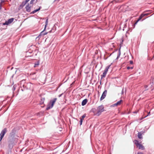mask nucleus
I'll return each mask as SVG.
<instances>
[{
    "label": "nucleus",
    "mask_w": 154,
    "mask_h": 154,
    "mask_svg": "<svg viewBox=\"0 0 154 154\" xmlns=\"http://www.w3.org/2000/svg\"><path fill=\"white\" fill-rule=\"evenodd\" d=\"M91 110L93 112L94 115L99 116L102 112L105 111L104 106L103 105H101L98 106L96 109L93 108Z\"/></svg>",
    "instance_id": "1"
},
{
    "label": "nucleus",
    "mask_w": 154,
    "mask_h": 154,
    "mask_svg": "<svg viewBox=\"0 0 154 154\" xmlns=\"http://www.w3.org/2000/svg\"><path fill=\"white\" fill-rule=\"evenodd\" d=\"M57 99V98H55L53 99L52 100H51L50 102V103L47 105L46 109L48 110L52 108L53 107Z\"/></svg>",
    "instance_id": "2"
},
{
    "label": "nucleus",
    "mask_w": 154,
    "mask_h": 154,
    "mask_svg": "<svg viewBox=\"0 0 154 154\" xmlns=\"http://www.w3.org/2000/svg\"><path fill=\"white\" fill-rule=\"evenodd\" d=\"M134 143L137 146L139 149H141L142 150H144V147L141 144V142H139L137 140H135L134 141Z\"/></svg>",
    "instance_id": "3"
},
{
    "label": "nucleus",
    "mask_w": 154,
    "mask_h": 154,
    "mask_svg": "<svg viewBox=\"0 0 154 154\" xmlns=\"http://www.w3.org/2000/svg\"><path fill=\"white\" fill-rule=\"evenodd\" d=\"M7 132L6 128H4L1 131L0 134V141H1L3 137L5 134Z\"/></svg>",
    "instance_id": "4"
},
{
    "label": "nucleus",
    "mask_w": 154,
    "mask_h": 154,
    "mask_svg": "<svg viewBox=\"0 0 154 154\" xmlns=\"http://www.w3.org/2000/svg\"><path fill=\"white\" fill-rule=\"evenodd\" d=\"M8 146L10 148H12L14 144V141L12 138H9L8 141Z\"/></svg>",
    "instance_id": "5"
},
{
    "label": "nucleus",
    "mask_w": 154,
    "mask_h": 154,
    "mask_svg": "<svg viewBox=\"0 0 154 154\" xmlns=\"http://www.w3.org/2000/svg\"><path fill=\"white\" fill-rule=\"evenodd\" d=\"M110 65L107 66L106 67L103 73V74L102 75V77H105L106 74V73L108 71V70L109 69V67L110 66Z\"/></svg>",
    "instance_id": "6"
},
{
    "label": "nucleus",
    "mask_w": 154,
    "mask_h": 154,
    "mask_svg": "<svg viewBox=\"0 0 154 154\" xmlns=\"http://www.w3.org/2000/svg\"><path fill=\"white\" fill-rule=\"evenodd\" d=\"M14 20V18H11L9 19L7 21H6L5 23H3V25H8L9 24L11 23Z\"/></svg>",
    "instance_id": "7"
},
{
    "label": "nucleus",
    "mask_w": 154,
    "mask_h": 154,
    "mask_svg": "<svg viewBox=\"0 0 154 154\" xmlns=\"http://www.w3.org/2000/svg\"><path fill=\"white\" fill-rule=\"evenodd\" d=\"M48 19H47L46 20V22H45V28H44V30L41 32V33L40 34V35H46L47 34V32H46V33H43V31H44L45 30V29H46V26H47V25H48Z\"/></svg>",
    "instance_id": "8"
},
{
    "label": "nucleus",
    "mask_w": 154,
    "mask_h": 154,
    "mask_svg": "<svg viewBox=\"0 0 154 154\" xmlns=\"http://www.w3.org/2000/svg\"><path fill=\"white\" fill-rule=\"evenodd\" d=\"M107 91L106 90H105L103 92L102 95L100 98V100L101 101L103 100L106 97L107 94Z\"/></svg>",
    "instance_id": "9"
},
{
    "label": "nucleus",
    "mask_w": 154,
    "mask_h": 154,
    "mask_svg": "<svg viewBox=\"0 0 154 154\" xmlns=\"http://www.w3.org/2000/svg\"><path fill=\"white\" fill-rule=\"evenodd\" d=\"M123 100H120V101L117 102L116 103L114 104L113 105V106H117L120 105L122 103Z\"/></svg>",
    "instance_id": "10"
},
{
    "label": "nucleus",
    "mask_w": 154,
    "mask_h": 154,
    "mask_svg": "<svg viewBox=\"0 0 154 154\" xmlns=\"http://www.w3.org/2000/svg\"><path fill=\"white\" fill-rule=\"evenodd\" d=\"M143 134V132H138L137 135L138 138L140 139H142L143 138L142 135Z\"/></svg>",
    "instance_id": "11"
},
{
    "label": "nucleus",
    "mask_w": 154,
    "mask_h": 154,
    "mask_svg": "<svg viewBox=\"0 0 154 154\" xmlns=\"http://www.w3.org/2000/svg\"><path fill=\"white\" fill-rule=\"evenodd\" d=\"M26 11L28 12H30L31 11V7L29 6V5H27L26 7Z\"/></svg>",
    "instance_id": "12"
},
{
    "label": "nucleus",
    "mask_w": 154,
    "mask_h": 154,
    "mask_svg": "<svg viewBox=\"0 0 154 154\" xmlns=\"http://www.w3.org/2000/svg\"><path fill=\"white\" fill-rule=\"evenodd\" d=\"M144 15H143V14H141V15L140 16V17H139L138 19L137 20V21L135 23V24H136L144 16Z\"/></svg>",
    "instance_id": "13"
},
{
    "label": "nucleus",
    "mask_w": 154,
    "mask_h": 154,
    "mask_svg": "<svg viewBox=\"0 0 154 154\" xmlns=\"http://www.w3.org/2000/svg\"><path fill=\"white\" fill-rule=\"evenodd\" d=\"M41 8V6H40L38 9H36L35 10H34V11H33L32 12H31V14H34L35 13V12L38 11L39 10H40Z\"/></svg>",
    "instance_id": "14"
},
{
    "label": "nucleus",
    "mask_w": 154,
    "mask_h": 154,
    "mask_svg": "<svg viewBox=\"0 0 154 154\" xmlns=\"http://www.w3.org/2000/svg\"><path fill=\"white\" fill-rule=\"evenodd\" d=\"M87 99H84V100H83L82 102V106H84L85 105L87 102Z\"/></svg>",
    "instance_id": "15"
},
{
    "label": "nucleus",
    "mask_w": 154,
    "mask_h": 154,
    "mask_svg": "<svg viewBox=\"0 0 154 154\" xmlns=\"http://www.w3.org/2000/svg\"><path fill=\"white\" fill-rule=\"evenodd\" d=\"M27 3L26 1L23 2H22V3L21 5H20V7L21 8H23L25 5Z\"/></svg>",
    "instance_id": "16"
},
{
    "label": "nucleus",
    "mask_w": 154,
    "mask_h": 154,
    "mask_svg": "<svg viewBox=\"0 0 154 154\" xmlns=\"http://www.w3.org/2000/svg\"><path fill=\"white\" fill-rule=\"evenodd\" d=\"M39 65V63L38 62H37V63L35 64L34 67H35L38 66Z\"/></svg>",
    "instance_id": "17"
},
{
    "label": "nucleus",
    "mask_w": 154,
    "mask_h": 154,
    "mask_svg": "<svg viewBox=\"0 0 154 154\" xmlns=\"http://www.w3.org/2000/svg\"><path fill=\"white\" fill-rule=\"evenodd\" d=\"M86 115L85 114H84L82 116L81 118H80V119H82V120H83L84 118L85 117Z\"/></svg>",
    "instance_id": "18"
},
{
    "label": "nucleus",
    "mask_w": 154,
    "mask_h": 154,
    "mask_svg": "<svg viewBox=\"0 0 154 154\" xmlns=\"http://www.w3.org/2000/svg\"><path fill=\"white\" fill-rule=\"evenodd\" d=\"M5 2V1H4V0H1V3H0V5H2Z\"/></svg>",
    "instance_id": "19"
},
{
    "label": "nucleus",
    "mask_w": 154,
    "mask_h": 154,
    "mask_svg": "<svg viewBox=\"0 0 154 154\" xmlns=\"http://www.w3.org/2000/svg\"><path fill=\"white\" fill-rule=\"evenodd\" d=\"M39 76V75H38V76H36L35 77L32 78V79H36L37 78H38Z\"/></svg>",
    "instance_id": "20"
},
{
    "label": "nucleus",
    "mask_w": 154,
    "mask_h": 154,
    "mask_svg": "<svg viewBox=\"0 0 154 154\" xmlns=\"http://www.w3.org/2000/svg\"><path fill=\"white\" fill-rule=\"evenodd\" d=\"M35 0H31L30 2V4H33Z\"/></svg>",
    "instance_id": "21"
},
{
    "label": "nucleus",
    "mask_w": 154,
    "mask_h": 154,
    "mask_svg": "<svg viewBox=\"0 0 154 154\" xmlns=\"http://www.w3.org/2000/svg\"><path fill=\"white\" fill-rule=\"evenodd\" d=\"M35 74H36V72H32V73H30V75L31 76L32 75H35Z\"/></svg>",
    "instance_id": "22"
},
{
    "label": "nucleus",
    "mask_w": 154,
    "mask_h": 154,
    "mask_svg": "<svg viewBox=\"0 0 154 154\" xmlns=\"http://www.w3.org/2000/svg\"><path fill=\"white\" fill-rule=\"evenodd\" d=\"M82 121H83V120H82V119H80V125H82Z\"/></svg>",
    "instance_id": "23"
},
{
    "label": "nucleus",
    "mask_w": 154,
    "mask_h": 154,
    "mask_svg": "<svg viewBox=\"0 0 154 154\" xmlns=\"http://www.w3.org/2000/svg\"><path fill=\"white\" fill-rule=\"evenodd\" d=\"M127 69H133V67H130L129 66H127Z\"/></svg>",
    "instance_id": "24"
},
{
    "label": "nucleus",
    "mask_w": 154,
    "mask_h": 154,
    "mask_svg": "<svg viewBox=\"0 0 154 154\" xmlns=\"http://www.w3.org/2000/svg\"><path fill=\"white\" fill-rule=\"evenodd\" d=\"M143 15H144V16H147V15H148L149 14V13H147V14H143Z\"/></svg>",
    "instance_id": "25"
},
{
    "label": "nucleus",
    "mask_w": 154,
    "mask_h": 154,
    "mask_svg": "<svg viewBox=\"0 0 154 154\" xmlns=\"http://www.w3.org/2000/svg\"><path fill=\"white\" fill-rule=\"evenodd\" d=\"M133 63V62L132 61H130V63L131 64H132Z\"/></svg>",
    "instance_id": "26"
},
{
    "label": "nucleus",
    "mask_w": 154,
    "mask_h": 154,
    "mask_svg": "<svg viewBox=\"0 0 154 154\" xmlns=\"http://www.w3.org/2000/svg\"><path fill=\"white\" fill-rule=\"evenodd\" d=\"M147 87H148V86H147V85H145L144 86V87H145V88H147Z\"/></svg>",
    "instance_id": "27"
},
{
    "label": "nucleus",
    "mask_w": 154,
    "mask_h": 154,
    "mask_svg": "<svg viewBox=\"0 0 154 154\" xmlns=\"http://www.w3.org/2000/svg\"><path fill=\"white\" fill-rule=\"evenodd\" d=\"M62 94H60L59 95L58 97H60L61 96V95H62Z\"/></svg>",
    "instance_id": "28"
},
{
    "label": "nucleus",
    "mask_w": 154,
    "mask_h": 154,
    "mask_svg": "<svg viewBox=\"0 0 154 154\" xmlns=\"http://www.w3.org/2000/svg\"><path fill=\"white\" fill-rule=\"evenodd\" d=\"M2 5H0V10L1 9H2Z\"/></svg>",
    "instance_id": "29"
},
{
    "label": "nucleus",
    "mask_w": 154,
    "mask_h": 154,
    "mask_svg": "<svg viewBox=\"0 0 154 154\" xmlns=\"http://www.w3.org/2000/svg\"><path fill=\"white\" fill-rule=\"evenodd\" d=\"M30 0H26V2L27 3Z\"/></svg>",
    "instance_id": "30"
},
{
    "label": "nucleus",
    "mask_w": 154,
    "mask_h": 154,
    "mask_svg": "<svg viewBox=\"0 0 154 154\" xmlns=\"http://www.w3.org/2000/svg\"><path fill=\"white\" fill-rule=\"evenodd\" d=\"M150 113V112H149L148 113V115L146 116H147L148 115H149V114Z\"/></svg>",
    "instance_id": "31"
},
{
    "label": "nucleus",
    "mask_w": 154,
    "mask_h": 154,
    "mask_svg": "<svg viewBox=\"0 0 154 154\" xmlns=\"http://www.w3.org/2000/svg\"><path fill=\"white\" fill-rule=\"evenodd\" d=\"M138 154H141V153H140V152H138Z\"/></svg>",
    "instance_id": "32"
},
{
    "label": "nucleus",
    "mask_w": 154,
    "mask_h": 154,
    "mask_svg": "<svg viewBox=\"0 0 154 154\" xmlns=\"http://www.w3.org/2000/svg\"><path fill=\"white\" fill-rule=\"evenodd\" d=\"M56 1H59L60 0H56Z\"/></svg>",
    "instance_id": "33"
},
{
    "label": "nucleus",
    "mask_w": 154,
    "mask_h": 154,
    "mask_svg": "<svg viewBox=\"0 0 154 154\" xmlns=\"http://www.w3.org/2000/svg\"><path fill=\"white\" fill-rule=\"evenodd\" d=\"M38 0H36V2H38Z\"/></svg>",
    "instance_id": "34"
}]
</instances>
